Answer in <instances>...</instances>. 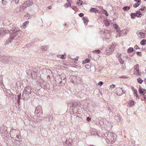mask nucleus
I'll return each mask as SVG.
<instances>
[{
	"label": "nucleus",
	"instance_id": "obj_17",
	"mask_svg": "<svg viewBox=\"0 0 146 146\" xmlns=\"http://www.w3.org/2000/svg\"><path fill=\"white\" fill-rule=\"evenodd\" d=\"M44 71V72H48L49 73H51V71L49 69H48L47 70L46 69H41L40 71V72H43Z\"/></svg>",
	"mask_w": 146,
	"mask_h": 146
},
{
	"label": "nucleus",
	"instance_id": "obj_50",
	"mask_svg": "<svg viewBox=\"0 0 146 146\" xmlns=\"http://www.w3.org/2000/svg\"><path fill=\"white\" fill-rule=\"evenodd\" d=\"M86 119L88 121H89L91 120V119L89 117H87Z\"/></svg>",
	"mask_w": 146,
	"mask_h": 146
},
{
	"label": "nucleus",
	"instance_id": "obj_33",
	"mask_svg": "<svg viewBox=\"0 0 146 146\" xmlns=\"http://www.w3.org/2000/svg\"><path fill=\"white\" fill-rule=\"evenodd\" d=\"M82 19L84 21V23L85 24H86V21H87V22H88V19L85 17H83L82 18Z\"/></svg>",
	"mask_w": 146,
	"mask_h": 146
},
{
	"label": "nucleus",
	"instance_id": "obj_45",
	"mask_svg": "<svg viewBox=\"0 0 146 146\" xmlns=\"http://www.w3.org/2000/svg\"><path fill=\"white\" fill-rule=\"evenodd\" d=\"M134 48L135 49H139V48L138 46L136 44L135 45V46L134 47Z\"/></svg>",
	"mask_w": 146,
	"mask_h": 146
},
{
	"label": "nucleus",
	"instance_id": "obj_19",
	"mask_svg": "<svg viewBox=\"0 0 146 146\" xmlns=\"http://www.w3.org/2000/svg\"><path fill=\"white\" fill-rule=\"evenodd\" d=\"M90 11L92 13H96L98 12V11L95 8H92L90 9Z\"/></svg>",
	"mask_w": 146,
	"mask_h": 146
},
{
	"label": "nucleus",
	"instance_id": "obj_39",
	"mask_svg": "<svg viewBox=\"0 0 146 146\" xmlns=\"http://www.w3.org/2000/svg\"><path fill=\"white\" fill-rule=\"evenodd\" d=\"M85 67L86 68L88 69L90 68L91 66L90 65L88 64L85 65Z\"/></svg>",
	"mask_w": 146,
	"mask_h": 146
},
{
	"label": "nucleus",
	"instance_id": "obj_51",
	"mask_svg": "<svg viewBox=\"0 0 146 146\" xmlns=\"http://www.w3.org/2000/svg\"><path fill=\"white\" fill-rule=\"evenodd\" d=\"M105 24H106V26H108V25H109V24H110V23H109L108 22V21H107V22Z\"/></svg>",
	"mask_w": 146,
	"mask_h": 146
},
{
	"label": "nucleus",
	"instance_id": "obj_4",
	"mask_svg": "<svg viewBox=\"0 0 146 146\" xmlns=\"http://www.w3.org/2000/svg\"><path fill=\"white\" fill-rule=\"evenodd\" d=\"M11 58L5 56H3L1 57V64H4L7 63L10 61Z\"/></svg>",
	"mask_w": 146,
	"mask_h": 146
},
{
	"label": "nucleus",
	"instance_id": "obj_25",
	"mask_svg": "<svg viewBox=\"0 0 146 146\" xmlns=\"http://www.w3.org/2000/svg\"><path fill=\"white\" fill-rule=\"evenodd\" d=\"M130 9V7L125 6L123 8V9L124 11H126L129 10Z\"/></svg>",
	"mask_w": 146,
	"mask_h": 146
},
{
	"label": "nucleus",
	"instance_id": "obj_59",
	"mask_svg": "<svg viewBox=\"0 0 146 146\" xmlns=\"http://www.w3.org/2000/svg\"><path fill=\"white\" fill-rule=\"evenodd\" d=\"M142 91H143L144 92H145L146 91V90L145 89H142Z\"/></svg>",
	"mask_w": 146,
	"mask_h": 146
},
{
	"label": "nucleus",
	"instance_id": "obj_37",
	"mask_svg": "<svg viewBox=\"0 0 146 146\" xmlns=\"http://www.w3.org/2000/svg\"><path fill=\"white\" fill-rule=\"evenodd\" d=\"M138 3H137L134 4L133 6V7L136 8L138 7L140 5V4Z\"/></svg>",
	"mask_w": 146,
	"mask_h": 146
},
{
	"label": "nucleus",
	"instance_id": "obj_61",
	"mask_svg": "<svg viewBox=\"0 0 146 146\" xmlns=\"http://www.w3.org/2000/svg\"><path fill=\"white\" fill-rule=\"evenodd\" d=\"M13 130L15 131V130H14V129H12V130L10 132H11L13 131Z\"/></svg>",
	"mask_w": 146,
	"mask_h": 146
},
{
	"label": "nucleus",
	"instance_id": "obj_60",
	"mask_svg": "<svg viewBox=\"0 0 146 146\" xmlns=\"http://www.w3.org/2000/svg\"><path fill=\"white\" fill-rule=\"evenodd\" d=\"M120 78H124V76H121L120 77Z\"/></svg>",
	"mask_w": 146,
	"mask_h": 146
},
{
	"label": "nucleus",
	"instance_id": "obj_11",
	"mask_svg": "<svg viewBox=\"0 0 146 146\" xmlns=\"http://www.w3.org/2000/svg\"><path fill=\"white\" fill-rule=\"evenodd\" d=\"M32 4V3L30 2L29 0H28L25 2L24 3V5H25V6L27 7L31 5Z\"/></svg>",
	"mask_w": 146,
	"mask_h": 146
},
{
	"label": "nucleus",
	"instance_id": "obj_47",
	"mask_svg": "<svg viewBox=\"0 0 146 146\" xmlns=\"http://www.w3.org/2000/svg\"><path fill=\"white\" fill-rule=\"evenodd\" d=\"M110 47L112 49V50H113L115 48V46L113 44V45H112Z\"/></svg>",
	"mask_w": 146,
	"mask_h": 146
},
{
	"label": "nucleus",
	"instance_id": "obj_16",
	"mask_svg": "<svg viewBox=\"0 0 146 146\" xmlns=\"http://www.w3.org/2000/svg\"><path fill=\"white\" fill-rule=\"evenodd\" d=\"M106 51L108 53V54H110L113 52V50H112V49L110 47L106 50Z\"/></svg>",
	"mask_w": 146,
	"mask_h": 146
},
{
	"label": "nucleus",
	"instance_id": "obj_9",
	"mask_svg": "<svg viewBox=\"0 0 146 146\" xmlns=\"http://www.w3.org/2000/svg\"><path fill=\"white\" fill-rule=\"evenodd\" d=\"M1 128L2 129V131H1V133L2 135H5L7 134L8 133L7 131V127L4 125H3Z\"/></svg>",
	"mask_w": 146,
	"mask_h": 146
},
{
	"label": "nucleus",
	"instance_id": "obj_41",
	"mask_svg": "<svg viewBox=\"0 0 146 146\" xmlns=\"http://www.w3.org/2000/svg\"><path fill=\"white\" fill-rule=\"evenodd\" d=\"M79 3H80V5H82L83 2H82V1L81 0H78V1L77 3L78 4H79Z\"/></svg>",
	"mask_w": 146,
	"mask_h": 146
},
{
	"label": "nucleus",
	"instance_id": "obj_58",
	"mask_svg": "<svg viewBox=\"0 0 146 146\" xmlns=\"http://www.w3.org/2000/svg\"><path fill=\"white\" fill-rule=\"evenodd\" d=\"M117 29V32H118L120 30L119 29L117 28V29Z\"/></svg>",
	"mask_w": 146,
	"mask_h": 146
},
{
	"label": "nucleus",
	"instance_id": "obj_54",
	"mask_svg": "<svg viewBox=\"0 0 146 146\" xmlns=\"http://www.w3.org/2000/svg\"><path fill=\"white\" fill-rule=\"evenodd\" d=\"M144 96V99L145 100H146V95L145 94Z\"/></svg>",
	"mask_w": 146,
	"mask_h": 146
},
{
	"label": "nucleus",
	"instance_id": "obj_13",
	"mask_svg": "<svg viewBox=\"0 0 146 146\" xmlns=\"http://www.w3.org/2000/svg\"><path fill=\"white\" fill-rule=\"evenodd\" d=\"M15 99H17V103H19L20 102V100L21 99V94H20L18 95H15Z\"/></svg>",
	"mask_w": 146,
	"mask_h": 146
},
{
	"label": "nucleus",
	"instance_id": "obj_48",
	"mask_svg": "<svg viewBox=\"0 0 146 146\" xmlns=\"http://www.w3.org/2000/svg\"><path fill=\"white\" fill-rule=\"evenodd\" d=\"M115 85L114 84H112L110 86V87L111 88H114L115 87Z\"/></svg>",
	"mask_w": 146,
	"mask_h": 146
},
{
	"label": "nucleus",
	"instance_id": "obj_31",
	"mask_svg": "<svg viewBox=\"0 0 146 146\" xmlns=\"http://www.w3.org/2000/svg\"><path fill=\"white\" fill-rule=\"evenodd\" d=\"M48 48L47 46H42V49L43 50H46Z\"/></svg>",
	"mask_w": 146,
	"mask_h": 146
},
{
	"label": "nucleus",
	"instance_id": "obj_15",
	"mask_svg": "<svg viewBox=\"0 0 146 146\" xmlns=\"http://www.w3.org/2000/svg\"><path fill=\"white\" fill-rule=\"evenodd\" d=\"M114 119L117 122H119L121 120V117L119 116L118 115L115 116V117Z\"/></svg>",
	"mask_w": 146,
	"mask_h": 146
},
{
	"label": "nucleus",
	"instance_id": "obj_40",
	"mask_svg": "<svg viewBox=\"0 0 146 146\" xmlns=\"http://www.w3.org/2000/svg\"><path fill=\"white\" fill-rule=\"evenodd\" d=\"M100 51L99 50H95L93 51V52L97 53H99Z\"/></svg>",
	"mask_w": 146,
	"mask_h": 146
},
{
	"label": "nucleus",
	"instance_id": "obj_1",
	"mask_svg": "<svg viewBox=\"0 0 146 146\" xmlns=\"http://www.w3.org/2000/svg\"><path fill=\"white\" fill-rule=\"evenodd\" d=\"M10 32L12 33L10 35V38L6 42L5 44V45L11 46L12 43L14 44V43L16 42V40H19L20 38L19 34L20 33L17 27H13L11 30L8 29L7 30L5 27L1 29V35L3 36L5 34H7Z\"/></svg>",
	"mask_w": 146,
	"mask_h": 146
},
{
	"label": "nucleus",
	"instance_id": "obj_43",
	"mask_svg": "<svg viewBox=\"0 0 146 146\" xmlns=\"http://www.w3.org/2000/svg\"><path fill=\"white\" fill-rule=\"evenodd\" d=\"M78 15L80 17H82L84 16V14L82 13H80L78 14Z\"/></svg>",
	"mask_w": 146,
	"mask_h": 146
},
{
	"label": "nucleus",
	"instance_id": "obj_14",
	"mask_svg": "<svg viewBox=\"0 0 146 146\" xmlns=\"http://www.w3.org/2000/svg\"><path fill=\"white\" fill-rule=\"evenodd\" d=\"M139 93L143 95H144L146 94L145 92L142 91V88L141 87V86H140L139 88Z\"/></svg>",
	"mask_w": 146,
	"mask_h": 146
},
{
	"label": "nucleus",
	"instance_id": "obj_36",
	"mask_svg": "<svg viewBox=\"0 0 146 146\" xmlns=\"http://www.w3.org/2000/svg\"><path fill=\"white\" fill-rule=\"evenodd\" d=\"M102 12L104 14H105L106 16H108V14L106 10L104 9L103 10Z\"/></svg>",
	"mask_w": 146,
	"mask_h": 146
},
{
	"label": "nucleus",
	"instance_id": "obj_12",
	"mask_svg": "<svg viewBox=\"0 0 146 146\" xmlns=\"http://www.w3.org/2000/svg\"><path fill=\"white\" fill-rule=\"evenodd\" d=\"M131 88L132 91L133 92L134 96L137 97H138L139 96L137 94V91L136 90L134 89L133 87H132Z\"/></svg>",
	"mask_w": 146,
	"mask_h": 146
},
{
	"label": "nucleus",
	"instance_id": "obj_2",
	"mask_svg": "<svg viewBox=\"0 0 146 146\" xmlns=\"http://www.w3.org/2000/svg\"><path fill=\"white\" fill-rule=\"evenodd\" d=\"M31 89L29 86H27L25 88L24 91L22 94L21 99L26 100L28 99L31 96Z\"/></svg>",
	"mask_w": 146,
	"mask_h": 146
},
{
	"label": "nucleus",
	"instance_id": "obj_26",
	"mask_svg": "<svg viewBox=\"0 0 146 146\" xmlns=\"http://www.w3.org/2000/svg\"><path fill=\"white\" fill-rule=\"evenodd\" d=\"M130 15L131 18L133 19H135L136 16L135 13H131Z\"/></svg>",
	"mask_w": 146,
	"mask_h": 146
},
{
	"label": "nucleus",
	"instance_id": "obj_28",
	"mask_svg": "<svg viewBox=\"0 0 146 146\" xmlns=\"http://www.w3.org/2000/svg\"><path fill=\"white\" fill-rule=\"evenodd\" d=\"M118 59L119 60V62L121 64H123V63L124 61L122 60V59L121 58L120 56H119L118 57Z\"/></svg>",
	"mask_w": 146,
	"mask_h": 146
},
{
	"label": "nucleus",
	"instance_id": "obj_5",
	"mask_svg": "<svg viewBox=\"0 0 146 146\" xmlns=\"http://www.w3.org/2000/svg\"><path fill=\"white\" fill-rule=\"evenodd\" d=\"M28 75H30L31 77L35 79H36L38 77V73L37 71H32L30 70H28L27 72Z\"/></svg>",
	"mask_w": 146,
	"mask_h": 146
},
{
	"label": "nucleus",
	"instance_id": "obj_44",
	"mask_svg": "<svg viewBox=\"0 0 146 146\" xmlns=\"http://www.w3.org/2000/svg\"><path fill=\"white\" fill-rule=\"evenodd\" d=\"M103 83L102 81H100L98 82V84L100 86H101L103 85Z\"/></svg>",
	"mask_w": 146,
	"mask_h": 146
},
{
	"label": "nucleus",
	"instance_id": "obj_24",
	"mask_svg": "<svg viewBox=\"0 0 146 146\" xmlns=\"http://www.w3.org/2000/svg\"><path fill=\"white\" fill-rule=\"evenodd\" d=\"M90 60V59L87 58L85 59L83 61L82 63L83 64H85L86 63H88L89 62Z\"/></svg>",
	"mask_w": 146,
	"mask_h": 146
},
{
	"label": "nucleus",
	"instance_id": "obj_7",
	"mask_svg": "<svg viewBox=\"0 0 146 146\" xmlns=\"http://www.w3.org/2000/svg\"><path fill=\"white\" fill-rule=\"evenodd\" d=\"M42 109L41 106H39L36 108L35 111V113L36 115H38L39 113H42Z\"/></svg>",
	"mask_w": 146,
	"mask_h": 146
},
{
	"label": "nucleus",
	"instance_id": "obj_8",
	"mask_svg": "<svg viewBox=\"0 0 146 146\" xmlns=\"http://www.w3.org/2000/svg\"><path fill=\"white\" fill-rule=\"evenodd\" d=\"M137 36L141 38H145V34L144 33H142L141 31H138L137 32Z\"/></svg>",
	"mask_w": 146,
	"mask_h": 146
},
{
	"label": "nucleus",
	"instance_id": "obj_62",
	"mask_svg": "<svg viewBox=\"0 0 146 146\" xmlns=\"http://www.w3.org/2000/svg\"><path fill=\"white\" fill-rule=\"evenodd\" d=\"M88 22H87V21H86V25H87V24H88Z\"/></svg>",
	"mask_w": 146,
	"mask_h": 146
},
{
	"label": "nucleus",
	"instance_id": "obj_22",
	"mask_svg": "<svg viewBox=\"0 0 146 146\" xmlns=\"http://www.w3.org/2000/svg\"><path fill=\"white\" fill-rule=\"evenodd\" d=\"M135 14L136 16L138 17H140L142 15L141 13L139 11H137Z\"/></svg>",
	"mask_w": 146,
	"mask_h": 146
},
{
	"label": "nucleus",
	"instance_id": "obj_23",
	"mask_svg": "<svg viewBox=\"0 0 146 146\" xmlns=\"http://www.w3.org/2000/svg\"><path fill=\"white\" fill-rule=\"evenodd\" d=\"M29 23V22L28 21H26L25 22H24L23 25L22 26V27L23 29L25 28L26 25L28 24Z\"/></svg>",
	"mask_w": 146,
	"mask_h": 146
},
{
	"label": "nucleus",
	"instance_id": "obj_42",
	"mask_svg": "<svg viewBox=\"0 0 146 146\" xmlns=\"http://www.w3.org/2000/svg\"><path fill=\"white\" fill-rule=\"evenodd\" d=\"M136 54L137 55L139 56H141V52H136Z\"/></svg>",
	"mask_w": 146,
	"mask_h": 146
},
{
	"label": "nucleus",
	"instance_id": "obj_3",
	"mask_svg": "<svg viewBox=\"0 0 146 146\" xmlns=\"http://www.w3.org/2000/svg\"><path fill=\"white\" fill-rule=\"evenodd\" d=\"M104 136L107 139L111 141L112 143H113L116 138V135L110 132H106L104 134Z\"/></svg>",
	"mask_w": 146,
	"mask_h": 146
},
{
	"label": "nucleus",
	"instance_id": "obj_30",
	"mask_svg": "<svg viewBox=\"0 0 146 146\" xmlns=\"http://www.w3.org/2000/svg\"><path fill=\"white\" fill-rule=\"evenodd\" d=\"M106 110H107V111L105 112L106 113H108L110 112L111 111V109L109 107H106Z\"/></svg>",
	"mask_w": 146,
	"mask_h": 146
},
{
	"label": "nucleus",
	"instance_id": "obj_63",
	"mask_svg": "<svg viewBox=\"0 0 146 146\" xmlns=\"http://www.w3.org/2000/svg\"><path fill=\"white\" fill-rule=\"evenodd\" d=\"M19 3V1H16V3Z\"/></svg>",
	"mask_w": 146,
	"mask_h": 146
},
{
	"label": "nucleus",
	"instance_id": "obj_55",
	"mask_svg": "<svg viewBox=\"0 0 146 146\" xmlns=\"http://www.w3.org/2000/svg\"><path fill=\"white\" fill-rule=\"evenodd\" d=\"M143 81L144 83L146 84V78L144 79Z\"/></svg>",
	"mask_w": 146,
	"mask_h": 146
},
{
	"label": "nucleus",
	"instance_id": "obj_49",
	"mask_svg": "<svg viewBox=\"0 0 146 146\" xmlns=\"http://www.w3.org/2000/svg\"><path fill=\"white\" fill-rule=\"evenodd\" d=\"M60 58L62 59H64L65 58V57L64 55H61V56L60 57Z\"/></svg>",
	"mask_w": 146,
	"mask_h": 146
},
{
	"label": "nucleus",
	"instance_id": "obj_53",
	"mask_svg": "<svg viewBox=\"0 0 146 146\" xmlns=\"http://www.w3.org/2000/svg\"><path fill=\"white\" fill-rule=\"evenodd\" d=\"M52 117H53L52 116H50V118L49 119V121H50V120H52Z\"/></svg>",
	"mask_w": 146,
	"mask_h": 146
},
{
	"label": "nucleus",
	"instance_id": "obj_46",
	"mask_svg": "<svg viewBox=\"0 0 146 146\" xmlns=\"http://www.w3.org/2000/svg\"><path fill=\"white\" fill-rule=\"evenodd\" d=\"M113 27L115 29H117L119 27L116 24H114L113 25Z\"/></svg>",
	"mask_w": 146,
	"mask_h": 146
},
{
	"label": "nucleus",
	"instance_id": "obj_38",
	"mask_svg": "<svg viewBox=\"0 0 146 146\" xmlns=\"http://www.w3.org/2000/svg\"><path fill=\"white\" fill-rule=\"evenodd\" d=\"M76 102H72V103L71 106V108H72H72H73V107H74L76 106ZM72 109L73 110V108H72Z\"/></svg>",
	"mask_w": 146,
	"mask_h": 146
},
{
	"label": "nucleus",
	"instance_id": "obj_20",
	"mask_svg": "<svg viewBox=\"0 0 146 146\" xmlns=\"http://www.w3.org/2000/svg\"><path fill=\"white\" fill-rule=\"evenodd\" d=\"M146 43V40L143 39L140 42V44L142 45H145Z\"/></svg>",
	"mask_w": 146,
	"mask_h": 146
},
{
	"label": "nucleus",
	"instance_id": "obj_57",
	"mask_svg": "<svg viewBox=\"0 0 146 146\" xmlns=\"http://www.w3.org/2000/svg\"><path fill=\"white\" fill-rule=\"evenodd\" d=\"M88 57L89 58H91V54H89L88 55Z\"/></svg>",
	"mask_w": 146,
	"mask_h": 146
},
{
	"label": "nucleus",
	"instance_id": "obj_64",
	"mask_svg": "<svg viewBox=\"0 0 146 146\" xmlns=\"http://www.w3.org/2000/svg\"><path fill=\"white\" fill-rule=\"evenodd\" d=\"M48 8V9H51V8H50V6H49Z\"/></svg>",
	"mask_w": 146,
	"mask_h": 146
},
{
	"label": "nucleus",
	"instance_id": "obj_35",
	"mask_svg": "<svg viewBox=\"0 0 146 146\" xmlns=\"http://www.w3.org/2000/svg\"><path fill=\"white\" fill-rule=\"evenodd\" d=\"M70 6L71 4L69 2L68 3H66L64 5V7L66 8L70 7Z\"/></svg>",
	"mask_w": 146,
	"mask_h": 146
},
{
	"label": "nucleus",
	"instance_id": "obj_34",
	"mask_svg": "<svg viewBox=\"0 0 146 146\" xmlns=\"http://www.w3.org/2000/svg\"><path fill=\"white\" fill-rule=\"evenodd\" d=\"M26 8V7L24 6H20V11H23L24 10V9Z\"/></svg>",
	"mask_w": 146,
	"mask_h": 146
},
{
	"label": "nucleus",
	"instance_id": "obj_18",
	"mask_svg": "<svg viewBox=\"0 0 146 146\" xmlns=\"http://www.w3.org/2000/svg\"><path fill=\"white\" fill-rule=\"evenodd\" d=\"M2 0V4L3 6H5L7 4V3L6 1L5 0Z\"/></svg>",
	"mask_w": 146,
	"mask_h": 146
},
{
	"label": "nucleus",
	"instance_id": "obj_56",
	"mask_svg": "<svg viewBox=\"0 0 146 146\" xmlns=\"http://www.w3.org/2000/svg\"><path fill=\"white\" fill-rule=\"evenodd\" d=\"M144 9V8H141L139 10H141V11H143Z\"/></svg>",
	"mask_w": 146,
	"mask_h": 146
},
{
	"label": "nucleus",
	"instance_id": "obj_21",
	"mask_svg": "<svg viewBox=\"0 0 146 146\" xmlns=\"http://www.w3.org/2000/svg\"><path fill=\"white\" fill-rule=\"evenodd\" d=\"M134 104V102L133 100H131L129 101L128 104V106L129 107H131Z\"/></svg>",
	"mask_w": 146,
	"mask_h": 146
},
{
	"label": "nucleus",
	"instance_id": "obj_52",
	"mask_svg": "<svg viewBox=\"0 0 146 146\" xmlns=\"http://www.w3.org/2000/svg\"><path fill=\"white\" fill-rule=\"evenodd\" d=\"M135 2H137V3H139L140 2V0H134Z\"/></svg>",
	"mask_w": 146,
	"mask_h": 146
},
{
	"label": "nucleus",
	"instance_id": "obj_32",
	"mask_svg": "<svg viewBox=\"0 0 146 146\" xmlns=\"http://www.w3.org/2000/svg\"><path fill=\"white\" fill-rule=\"evenodd\" d=\"M8 20L7 19H5L3 21V26L7 25V22Z\"/></svg>",
	"mask_w": 146,
	"mask_h": 146
},
{
	"label": "nucleus",
	"instance_id": "obj_6",
	"mask_svg": "<svg viewBox=\"0 0 146 146\" xmlns=\"http://www.w3.org/2000/svg\"><path fill=\"white\" fill-rule=\"evenodd\" d=\"M134 73L136 75H140V74L139 72V65L137 64L134 66Z\"/></svg>",
	"mask_w": 146,
	"mask_h": 146
},
{
	"label": "nucleus",
	"instance_id": "obj_27",
	"mask_svg": "<svg viewBox=\"0 0 146 146\" xmlns=\"http://www.w3.org/2000/svg\"><path fill=\"white\" fill-rule=\"evenodd\" d=\"M133 48L132 47H130L128 49L127 52L128 53H130L133 52Z\"/></svg>",
	"mask_w": 146,
	"mask_h": 146
},
{
	"label": "nucleus",
	"instance_id": "obj_29",
	"mask_svg": "<svg viewBox=\"0 0 146 146\" xmlns=\"http://www.w3.org/2000/svg\"><path fill=\"white\" fill-rule=\"evenodd\" d=\"M143 80H142L140 78H139L137 79V81L139 84H141L143 82Z\"/></svg>",
	"mask_w": 146,
	"mask_h": 146
},
{
	"label": "nucleus",
	"instance_id": "obj_10",
	"mask_svg": "<svg viewBox=\"0 0 146 146\" xmlns=\"http://www.w3.org/2000/svg\"><path fill=\"white\" fill-rule=\"evenodd\" d=\"M116 89L117 90V92L118 93L119 95H121L123 94V93L124 92L122 88H116Z\"/></svg>",
	"mask_w": 146,
	"mask_h": 146
}]
</instances>
